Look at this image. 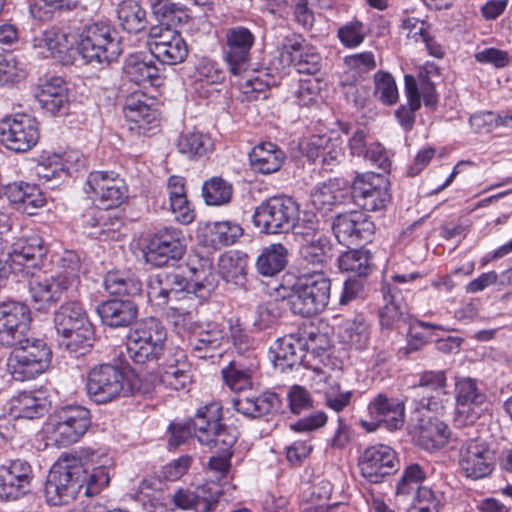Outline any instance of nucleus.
I'll use <instances>...</instances> for the list:
<instances>
[{
    "mask_svg": "<svg viewBox=\"0 0 512 512\" xmlns=\"http://www.w3.org/2000/svg\"><path fill=\"white\" fill-rule=\"evenodd\" d=\"M36 98L40 106L52 115H64L68 111V87L61 77H51L39 84Z\"/></svg>",
    "mask_w": 512,
    "mask_h": 512,
    "instance_id": "7c9ffc66",
    "label": "nucleus"
},
{
    "mask_svg": "<svg viewBox=\"0 0 512 512\" xmlns=\"http://www.w3.org/2000/svg\"><path fill=\"white\" fill-rule=\"evenodd\" d=\"M5 194L18 211L27 215L36 214L45 203L42 193L35 185L22 181L8 184Z\"/></svg>",
    "mask_w": 512,
    "mask_h": 512,
    "instance_id": "e433bc0d",
    "label": "nucleus"
},
{
    "mask_svg": "<svg viewBox=\"0 0 512 512\" xmlns=\"http://www.w3.org/2000/svg\"><path fill=\"white\" fill-rule=\"evenodd\" d=\"M447 378L445 371H426L413 388L415 413L422 410L439 414L449 402L450 393L446 390Z\"/></svg>",
    "mask_w": 512,
    "mask_h": 512,
    "instance_id": "6ab92c4d",
    "label": "nucleus"
},
{
    "mask_svg": "<svg viewBox=\"0 0 512 512\" xmlns=\"http://www.w3.org/2000/svg\"><path fill=\"white\" fill-rule=\"evenodd\" d=\"M14 349L7 358V371L16 381L35 379L51 365L52 351L42 339L31 338L26 334L21 343L13 345Z\"/></svg>",
    "mask_w": 512,
    "mask_h": 512,
    "instance_id": "1a4fd4ad",
    "label": "nucleus"
},
{
    "mask_svg": "<svg viewBox=\"0 0 512 512\" xmlns=\"http://www.w3.org/2000/svg\"><path fill=\"white\" fill-rule=\"evenodd\" d=\"M277 60L281 68L294 67L298 73L312 75L319 71L321 56L300 35L288 34L277 44Z\"/></svg>",
    "mask_w": 512,
    "mask_h": 512,
    "instance_id": "dca6fc26",
    "label": "nucleus"
},
{
    "mask_svg": "<svg viewBox=\"0 0 512 512\" xmlns=\"http://www.w3.org/2000/svg\"><path fill=\"white\" fill-rule=\"evenodd\" d=\"M234 77L236 80L232 81V83L243 94L244 100L253 101L267 97L268 83L259 76H244V74H242L241 76Z\"/></svg>",
    "mask_w": 512,
    "mask_h": 512,
    "instance_id": "680f3d73",
    "label": "nucleus"
},
{
    "mask_svg": "<svg viewBox=\"0 0 512 512\" xmlns=\"http://www.w3.org/2000/svg\"><path fill=\"white\" fill-rule=\"evenodd\" d=\"M477 381L472 378H460L456 382V421L461 425L476 423L479 414Z\"/></svg>",
    "mask_w": 512,
    "mask_h": 512,
    "instance_id": "2f4dec72",
    "label": "nucleus"
},
{
    "mask_svg": "<svg viewBox=\"0 0 512 512\" xmlns=\"http://www.w3.org/2000/svg\"><path fill=\"white\" fill-rule=\"evenodd\" d=\"M351 190L355 204L366 211L381 210L390 200L388 181L380 174L357 175Z\"/></svg>",
    "mask_w": 512,
    "mask_h": 512,
    "instance_id": "b1692460",
    "label": "nucleus"
},
{
    "mask_svg": "<svg viewBox=\"0 0 512 512\" xmlns=\"http://www.w3.org/2000/svg\"><path fill=\"white\" fill-rule=\"evenodd\" d=\"M228 339V334L219 324L208 323L192 332L189 337V346L195 357L206 359L213 357L214 353Z\"/></svg>",
    "mask_w": 512,
    "mask_h": 512,
    "instance_id": "473e14b6",
    "label": "nucleus"
},
{
    "mask_svg": "<svg viewBox=\"0 0 512 512\" xmlns=\"http://www.w3.org/2000/svg\"><path fill=\"white\" fill-rule=\"evenodd\" d=\"M103 285L105 290L113 295L135 296L142 291V282L130 270L108 272L104 278Z\"/></svg>",
    "mask_w": 512,
    "mask_h": 512,
    "instance_id": "79ce46f5",
    "label": "nucleus"
},
{
    "mask_svg": "<svg viewBox=\"0 0 512 512\" xmlns=\"http://www.w3.org/2000/svg\"><path fill=\"white\" fill-rule=\"evenodd\" d=\"M405 92L408 99V106H401L395 112L400 125L405 130L412 129L415 122V112L420 108V95L415 78L405 75Z\"/></svg>",
    "mask_w": 512,
    "mask_h": 512,
    "instance_id": "09e8293b",
    "label": "nucleus"
},
{
    "mask_svg": "<svg viewBox=\"0 0 512 512\" xmlns=\"http://www.w3.org/2000/svg\"><path fill=\"white\" fill-rule=\"evenodd\" d=\"M32 469L22 459L10 460L0 466V498L16 500L30 489Z\"/></svg>",
    "mask_w": 512,
    "mask_h": 512,
    "instance_id": "cd10ccee",
    "label": "nucleus"
},
{
    "mask_svg": "<svg viewBox=\"0 0 512 512\" xmlns=\"http://www.w3.org/2000/svg\"><path fill=\"white\" fill-rule=\"evenodd\" d=\"M86 387L89 397L94 402L105 404L117 397L140 392L141 380L138 375L125 374L115 365L101 364L90 370Z\"/></svg>",
    "mask_w": 512,
    "mask_h": 512,
    "instance_id": "6e6552de",
    "label": "nucleus"
},
{
    "mask_svg": "<svg viewBox=\"0 0 512 512\" xmlns=\"http://www.w3.org/2000/svg\"><path fill=\"white\" fill-rule=\"evenodd\" d=\"M459 465L465 477L472 480L480 478V442L477 439H471L462 446Z\"/></svg>",
    "mask_w": 512,
    "mask_h": 512,
    "instance_id": "864d4df0",
    "label": "nucleus"
},
{
    "mask_svg": "<svg viewBox=\"0 0 512 512\" xmlns=\"http://www.w3.org/2000/svg\"><path fill=\"white\" fill-rule=\"evenodd\" d=\"M151 10L160 25L170 27L186 21L188 18L186 7L183 4L169 0H155L151 2Z\"/></svg>",
    "mask_w": 512,
    "mask_h": 512,
    "instance_id": "3c124183",
    "label": "nucleus"
},
{
    "mask_svg": "<svg viewBox=\"0 0 512 512\" xmlns=\"http://www.w3.org/2000/svg\"><path fill=\"white\" fill-rule=\"evenodd\" d=\"M367 410L371 421L362 420L361 425L369 432L380 426L395 431L405 423V403L400 398L378 393L368 403Z\"/></svg>",
    "mask_w": 512,
    "mask_h": 512,
    "instance_id": "aec40b11",
    "label": "nucleus"
},
{
    "mask_svg": "<svg viewBox=\"0 0 512 512\" xmlns=\"http://www.w3.org/2000/svg\"><path fill=\"white\" fill-rule=\"evenodd\" d=\"M352 397V391H343L339 384H334L324 392V404L329 409L339 413L351 404Z\"/></svg>",
    "mask_w": 512,
    "mask_h": 512,
    "instance_id": "774afa93",
    "label": "nucleus"
},
{
    "mask_svg": "<svg viewBox=\"0 0 512 512\" xmlns=\"http://www.w3.org/2000/svg\"><path fill=\"white\" fill-rule=\"evenodd\" d=\"M344 64L354 77L362 78L376 68L373 52L365 51L344 57Z\"/></svg>",
    "mask_w": 512,
    "mask_h": 512,
    "instance_id": "338daca9",
    "label": "nucleus"
},
{
    "mask_svg": "<svg viewBox=\"0 0 512 512\" xmlns=\"http://www.w3.org/2000/svg\"><path fill=\"white\" fill-rule=\"evenodd\" d=\"M286 160L285 152L275 143L261 142L249 153V163L255 173L269 175L280 170Z\"/></svg>",
    "mask_w": 512,
    "mask_h": 512,
    "instance_id": "f704fd0d",
    "label": "nucleus"
},
{
    "mask_svg": "<svg viewBox=\"0 0 512 512\" xmlns=\"http://www.w3.org/2000/svg\"><path fill=\"white\" fill-rule=\"evenodd\" d=\"M299 220L297 203L287 196H275L256 207L252 221L261 233L285 234L295 229Z\"/></svg>",
    "mask_w": 512,
    "mask_h": 512,
    "instance_id": "4468645a",
    "label": "nucleus"
},
{
    "mask_svg": "<svg viewBox=\"0 0 512 512\" xmlns=\"http://www.w3.org/2000/svg\"><path fill=\"white\" fill-rule=\"evenodd\" d=\"M306 235V242H301V257L307 264L322 268L332 257L330 240L325 235Z\"/></svg>",
    "mask_w": 512,
    "mask_h": 512,
    "instance_id": "37998d69",
    "label": "nucleus"
},
{
    "mask_svg": "<svg viewBox=\"0 0 512 512\" xmlns=\"http://www.w3.org/2000/svg\"><path fill=\"white\" fill-rule=\"evenodd\" d=\"M397 454L388 445L377 444L367 447L359 457L361 475L370 483H380L398 469Z\"/></svg>",
    "mask_w": 512,
    "mask_h": 512,
    "instance_id": "393cba45",
    "label": "nucleus"
},
{
    "mask_svg": "<svg viewBox=\"0 0 512 512\" xmlns=\"http://www.w3.org/2000/svg\"><path fill=\"white\" fill-rule=\"evenodd\" d=\"M112 458L101 450L84 449L60 458L50 469L45 497L50 505L67 504L82 490L84 495L98 494L109 484Z\"/></svg>",
    "mask_w": 512,
    "mask_h": 512,
    "instance_id": "f257e3e1",
    "label": "nucleus"
},
{
    "mask_svg": "<svg viewBox=\"0 0 512 512\" xmlns=\"http://www.w3.org/2000/svg\"><path fill=\"white\" fill-rule=\"evenodd\" d=\"M215 288L214 276L200 279V275L190 281L180 271H162L150 276L147 283V299L151 306L158 310L169 308L177 302L192 300V295L203 294Z\"/></svg>",
    "mask_w": 512,
    "mask_h": 512,
    "instance_id": "423d86ee",
    "label": "nucleus"
},
{
    "mask_svg": "<svg viewBox=\"0 0 512 512\" xmlns=\"http://www.w3.org/2000/svg\"><path fill=\"white\" fill-rule=\"evenodd\" d=\"M152 102L141 92H134L126 98L123 113L129 130L144 136L156 133L159 127L158 111L152 107Z\"/></svg>",
    "mask_w": 512,
    "mask_h": 512,
    "instance_id": "a878e982",
    "label": "nucleus"
},
{
    "mask_svg": "<svg viewBox=\"0 0 512 512\" xmlns=\"http://www.w3.org/2000/svg\"><path fill=\"white\" fill-rule=\"evenodd\" d=\"M449 437L448 426L437 418H429L427 423L420 426L419 440L427 450L442 448L448 442Z\"/></svg>",
    "mask_w": 512,
    "mask_h": 512,
    "instance_id": "8fccbe9b",
    "label": "nucleus"
},
{
    "mask_svg": "<svg viewBox=\"0 0 512 512\" xmlns=\"http://www.w3.org/2000/svg\"><path fill=\"white\" fill-rule=\"evenodd\" d=\"M385 305L379 312L380 325L384 329L398 328L400 322H406L405 306L401 303L399 295L392 293L391 285L382 286Z\"/></svg>",
    "mask_w": 512,
    "mask_h": 512,
    "instance_id": "c03bdc74",
    "label": "nucleus"
},
{
    "mask_svg": "<svg viewBox=\"0 0 512 512\" xmlns=\"http://www.w3.org/2000/svg\"><path fill=\"white\" fill-rule=\"evenodd\" d=\"M48 401L40 393L23 391L14 396L10 410L17 418L34 419L43 416L48 410Z\"/></svg>",
    "mask_w": 512,
    "mask_h": 512,
    "instance_id": "58836bf2",
    "label": "nucleus"
},
{
    "mask_svg": "<svg viewBox=\"0 0 512 512\" xmlns=\"http://www.w3.org/2000/svg\"><path fill=\"white\" fill-rule=\"evenodd\" d=\"M167 331L160 320L149 317L141 320L127 336L128 357L135 363L158 361L164 352Z\"/></svg>",
    "mask_w": 512,
    "mask_h": 512,
    "instance_id": "f8f14e48",
    "label": "nucleus"
},
{
    "mask_svg": "<svg viewBox=\"0 0 512 512\" xmlns=\"http://www.w3.org/2000/svg\"><path fill=\"white\" fill-rule=\"evenodd\" d=\"M372 254L367 249H353L342 253L338 257V267L343 272L353 273L358 277H365L371 271Z\"/></svg>",
    "mask_w": 512,
    "mask_h": 512,
    "instance_id": "de8ad7c7",
    "label": "nucleus"
},
{
    "mask_svg": "<svg viewBox=\"0 0 512 512\" xmlns=\"http://www.w3.org/2000/svg\"><path fill=\"white\" fill-rule=\"evenodd\" d=\"M117 17L120 25L129 33H138L147 25L146 12L135 0H123L118 4Z\"/></svg>",
    "mask_w": 512,
    "mask_h": 512,
    "instance_id": "a18cd8bd",
    "label": "nucleus"
},
{
    "mask_svg": "<svg viewBox=\"0 0 512 512\" xmlns=\"http://www.w3.org/2000/svg\"><path fill=\"white\" fill-rule=\"evenodd\" d=\"M332 230L340 244L350 246L371 241L375 225L364 212L350 211L334 218Z\"/></svg>",
    "mask_w": 512,
    "mask_h": 512,
    "instance_id": "bb28decb",
    "label": "nucleus"
},
{
    "mask_svg": "<svg viewBox=\"0 0 512 512\" xmlns=\"http://www.w3.org/2000/svg\"><path fill=\"white\" fill-rule=\"evenodd\" d=\"M186 249L183 231L172 226L157 230L144 248L147 263L161 267L170 261L179 260Z\"/></svg>",
    "mask_w": 512,
    "mask_h": 512,
    "instance_id": "a211bd4d",
    "label": "nucleus"
},
{
    "mask_svg": "<svg viewBox=\"0 0 512 512\" xmlns=\"http://www.w3.org/2000/svg\"><path fill=\"white\" fill-rule=\"evenodd\" d=\"M287 262L288 249L280 243H274L262 249L256 260V268L262 276L272 277L283 271Z\"/></svg>",
    "mask_w": 512,
    "mask_h": 512,
    "instance_id": "a19ab883",
    "label": "nucleus"
},
{
    "mask_svg": "<svg viewBox=\"0 0 512 512\" xmlns=\"http://www.w3.org/2000/svg\"><path fill=\"white\" fill-rule=\"evenodd\" d=\"M34 46L46 48L49 55L62 64L73 63L79 54L88 64L108 65L122 52L116 31L106 22H93L85 25L77 36L54 29L44 31L34 39Z\"/></svg>",
    "mask_w": 512,
    "mask_h": 512,
    "instance_id": "f03ea898",
    "label": "nucleus"
},
{
    "mask_svg": "<svg viewBox=\"0 0 512 512\" xmlns=\"http://www.w3.org/2000/svg\"><path fill=\"white\" fill-rule=\"evenodd\" d=\"M330 293V279L322 271H314L297 279L288 295V304L293 314L312 317L326 309Z\"/></svg>",
    "mask_w": 512,
    "mask_h": 512,
    "instance_id": "9d476101",
    "label": "nucleus"
},
{
    "mask_svg": "<svg viewBox=\"0 0 512 512\" xmlns=\"http://www.w3.org/2000/svg\"><path fill=\"white\" fill-rule=\"evenodd\" d=\"M281 316L282 309L278 302L262 303L256 309L253 328L255 331H267V334L270 335L278 325Z\"/></svg>",
    "mask_w": 512,
    "mask_h": 512,
    "instance_id": "6e6d98bb",
    "label": "nucleus"
},
{
    "mask_svg": "<svg viewBox=\"0 0 512 512\" xmlns=\"http://www.w3.org/2000/svg\"><path fill=\"white\" fill-rule=\"evenodd\" d=\"M178 151L188 158L201 157L211 151L213 143L211 138L198 131L185 132L178 140Z\"/></svg>",
    "mask_w": 512,
    "mask_h": 512,
    "instance_id": "603ef678",
    "label": "nucleus"
},
{
    "mask_svg": "<svg viewBox=\"0 0 512 512\" xmlns=\"http://www.w3.org/2000/svg\"><path fill=\"white\" fill-rule=\"evenodd\" d=\"M160 382L173 390L185 389L191 382L188 366L179 360L176 364H168L159 374Z\"/></svg>",
    "mask_w": 512,
    "mask_h": 512,
    "instance_id": "4d7b16f0",
    "label": "nucleus"
},
{
    "mask_svg": "<svg viewBox=\"0 0 512 512\" xmlns=\"http://www.w3.org/2000/svg\"><path fill=\"white\" fill-rule=\"evenodd\" d=\"M426 479V473L417 463H411L404 469L401 478L396 486V494L398 496L410 497L414 492L422 486Z\"/></svg>",
    "mask_w": 512,
    "mask_h": 512,
    "instance_id": "bf43d9fd",
    "label": "nucleus"
},
{
    "mask_svg": "<svg viewBox=\"0 0 512 512\" xmlns=\"http://www.w3.org/2000/svg\"><path fill=\"white\" fill-rule=\"evenodd\" d=\"M85 189L89 197L98 202L102 209L92 208L83 215V223L93 230L89 235L94 238L106 239L110 232H115L119 220L108 225L111 215L108 209L121 205L128 197V188L125 181L113 171H93L86 180Z\"/></svg>",
    "mask_w": 512,
    "mask_h": 512,
    "instance_id": "20e7f679",
    "label": "nucleus"
},
{
    "mask_svg": "<svg viewBox=\"0 0 512 512\" xmlns=\"http://www.w3.org/2000/svg\"><path fill=\"white\" fill-rule=\"evenodd\" d=\"M35 173L39 180L46 184L52 180H58L66 176L67 168L64 166L62 159L58 155L48 157L35 167Z\"/></svg>",
    "mask_w": 512,
    "mask_h": 512,
    "instance_id": "69168bd1",
    "label": "nucleus"
},
{
    "mask_svg": "<svg viewBox=\"0 0 512 512\" xmlns=\"http://www.w3.org/2000/svg\"><path fill=\"white\" fill-rule=\"evenodd\" d=\"M202 293L203 294L198 293L196 295H192V300L179 302V305L174 304L169 306L167 309V318L178 330V333L192 328L194 322V311L196 310V305L198 303L197 298H203L210 292L202 290Z\"/></svg>",
    "mask_w": 512,
    "mask_h": 512,
    "instance_id": "49530a36",
    "label": "nucleus"
},
{
    "mask_svg": "<svg viewBox=\"0 0 512 512\" xmlns=\"http://www.w3.org/2000/svg\"><path fill=\"white\" fill-rule=\"evenodd\" d=\"M47 252L43 238L36 232L25 231L11 244L5 255H0V278L8 271L29 274L36 259H42Z\"/></svg>",
    "mask_w": 512,
    "mask_h": 512,
    "instance_id": "2eb2a0df",
    "label": "nucleus"
},
{
    "mask_svg": "<svg viewBox=\"0 0 512 512\" xmlns=\"http://www.w3.org/2000/svg\"><path fill=\"white\" fill-rule=\"evenodd\" d=\"M323 340V335L307 328H300L296 333L278 338L270 347L274 366L281 372L300 366L308 352L316 353L321 348L318 342Z\"/></svg>",
    "mask_w": 512,
    "mask_h": 512,
    "instance_id": "ddd939ff",
    "label": "nucleus"
},
{
    "mask_svg": "<svg viewBox=\"0 0 512 512\" xmlns=\"http://www.w3.org/2000/svg\"><path fill=\"white\" fill-rule=\"evenodd\" d=\"M208 229L210 242L215 248L232 245L242 235V228L228 221L215 222Z\"/></svg>",
    "mask_w": 512,
    "mask_h": 512,
    "instance_id": "052dcab7",
    "label": "nucleus"
},
{
    "mask_svg": "<svg viewBox=\"0 0 512 512\" xmlns=\"http://www.w3.org/2000/svg\"><path fill=\"white\" fill-rule=\"evenodd\" d=\"M74 299L62 304L54 316L55 329L71 353L84 355L94 342V329L83 306Z\"/></svg>",
    "mask_w": 512,
    "mask_h": 512,
    "instance_id": "0eeeda50",
    "label": "nucleus"
},
{
    "mask_svg": "<svg viewBox=\"0 0 512 512\" xmlns=\"http://www.w3.org/2000/svg\"><path fill=\"white\" fill-rule=\"evenodd\" d=\"M31 315L27 305L17 301L0 304V344L12 347L30 331Z\"/></svg>",
    "mask_w": 512,
    "mask_h": 512,
    "instance_id": "5701e85b",
    "label": "nucleus"
},
{
    "mask_svg": "<svg viewBox=\"0 0 512 512\" xmlns=\"http://www.w3.org/2000/svg\"><path fill=\"white\" fill-rule=\"evenodd\" d=\"M198 509L202 512H213L218 504L222 490L216 480L211 479L196 488Z\"/></svg>",
    "mask_w": 512,
    "mask_h": 512,
    "instance_id": "0e129e2a",
    "label": "nucleus"
},
{
    "mask_svg": "<svg viewBox=\"0 0 512 512\" xmlns=\"http://www.w3.org/2000/svg\"><path fill=\"white\" fill-rule=\"evenodd\" d=\"M233 400L235 410L248 418H259L271 413L279 406V397L276 393L266 391L261 394L243 393Z\"/></svg>",
    "mask_w": 512,
    "mask_h": 512,
    "instance_id": "4c0bfd02",
    "label": "nucleus"
},
{
    "mask_svg": "<svg viewBox=\"0 0 512 512\" xmlns=\"http://www.w3.org/2000/svg\"><path fill=\"white\" fill-rule=\"evenodd\" d=\"M39 140L37 120L24 113L8 115L0 120V143L8 150L24 153Z\"/></svg>",
    "mask_w": 512,
    "mask_h": 512,
    "instance_id": "f3484780",
    "label": "nucleus"
},
{
    "mask_svg": "<svg viewBox=\"0 0 512 512\" xmlns=\"http://www.w3.org/2000/svg\"><path fill=\"white\" fill-rule=\"evenodd\" d=\"M149 50L159 62L176 65L188 55V46L182 35L170 27L156 25L149 31Z\"/></svg>",
    "mask_w": 512,
    "mask_h": 512,
    "instance_id": "4be33fe9",
    "label": "nucleus"
},
{
    "mask_svg": "<svg viewBox=\"0 0 512 512\" xmlns=\"http://www.w3.org/2000/svg\"><path fill=\"white\" fill-rule=\"evenodd\" d=\"M125 78L137 85L158 86L160 84V71L153 60L145 54H131L123 65Z\"/></svg>",
    "mask_w": 512,
    "mask_h": 512,
    "instance_id": "c9c22d12",
    "label": "nucleus"
},
{
    "mask_svg": "<svg viewBox=\"0 0 512 512\" xmlns=\"http://www.w3.org/2000/svg\"><path fill=\"white\" fill-rule=\"evenodd\" d=\"M369 33L367 26L359 20H352L342 25L337 32L340 43L349 49L359 47Z\"/></svg>",
    "mask_w": 512,
    "mask_h": 512,
    "instance_id": "e2e57ef3",
    "label": "nucleus"
},
{
    "mask_svg": "<svg viewBox=\"0 0 512 512\" xmlns=\"http://www.w3.org/2000/svg\"><path fill=\"white\" fill-rule=\"evenodd\" d=\"M91 426L90 411L80 405H68L49 416L43 432L47 441L57 447L78 442Z\"/></svg>",
    "mask_w": 512,
    "mask_h": 512,
    "instance_id": "9b49d317",
    "label": "nucleus"
},
{
    "mask_svg": "<svg viewBox=\"0 0 512 512\" xmlns=\"http://www.w3.org/2000/svg\"><path fill=\"white\" fill-rule=\"evenodd\" d=\"M102 323L111 328L131 325L137 318V305L131 300L113 299L100 303L96 308Z\"/></svg>",
    "mask_w": 512,
    "mask_h": 512,
    "instance_id": "72a5a7b5",
    "label": "nucleus"
},
{
    "mask_svg": "<svg viewBox=\"0 0 512 512\" xmlns=\"http://www.w3.org/2000/svg\"><path fill=\"white\" fill-rule=\"evenodd\" d=\"M255 39V35L244 26L226 30L224 59L232 76H241L248 72Z\"/></svg>",
    "mask_w": 512,
    "mask_h": 512,
    "instance_id": "412c9836",
    "label": "nucleus"
},
{
    "mask_svg": "<svg viewBox=\"0 0 512 512\" xmlns=\"http://www.w3.org/2000/svg\"><path fill=\"white\" fill-rule=\"evenodd\" d=\"M29 275L32 279L29 281V292L32 300L38 304V309H45L60 301L62 296L67 299L77 298L81 284V260L74 251H65L58 263V271L55 275L41 276L35 275L31 269Z\"/></svg>",
    "mask_w": 512,
    "mask_h": 512,
    "instance_id": "39448f33",
    "label": "nucleus"
},
{
    "mask_svg": "<svg viewBox=\"0 0 512 512\" xmlns=\"http://www.w3.org/2000/svg\"><path fill=\"white\" fill-rule=\"evenodd\" d=\"M232 193V185L220 177L211 178L202 187V196L206 204L211 206L227 204L231 200Z\"/></svg>",
    "mask_w": 512,
    "mask_h": 512,
    "instance_id": "5fc2aeb1",
    "label": "nucleus"
},
{
    "mask_svg": "<svg viewBox=\"0 0 512 512\" xmlns=\"http://www.w3.org/2000/svg\"><path fill=\"white\" fill-rule=\"evenodd\" d=\"M370 335V324L362 315L345 320L338 332L340 341L356 350H362L367 347Z\"/></svg>",
    "mask_w": 512,
    "mask_h": 512,
    "instance_id": "ea45409f",
    "label": "nucleus"
},
{
    "mask_svg": "<svg viewBox=\"0 0 512 512\" xmlns=\"http://www.w3.org/2000/svg\"><path fill=\"white\" fill-rule=\"evenodd\" d=\"M350 196V189L343 179H329L313 187L310 200L313 207L323 215L334 207L345 203Z\"/></svg>",
    "mask_w": 512,
    "mask_h": 512,
    "instance_id": "c756f323",
    "label": "nucleus"
},
{
    "mask_svg": "<svg viewBox=\"0 0 512 512\" xmlns=\"http://www.w3.org/2000/svg\"><path fill=\"white\" fill-rule=\"evenodd\" d=\"M193 424L198 442L217 453L210 457L207 468L212 479L219 482L230 471L232 448L237 441L238 431L222 423L221 406L218 403L200 408Z\"/></svg>",
    "mask_w": 512,
    "mask_h": 512,
    "instance_id": "7ed1b4c3",
    "label": "nucleus"
},
{
    "mask_svg": "<svg viewBox=\"0 0 512 512\" xmlns=\"http://www.w3.org/2000/svg\"><path fill=\"white\" fill-rule=\"evenodd\" d=\"M259 369L255 357L234 359L221 369L225 386L234 393H246L252 390L254 377Z\"/></svg>",
    "mask_w": 512,
    "mask_h": 512,
    "instance_id": "c85d7f7f",
    "label": "nucleus"
},
{
    "mask_svg": "<svg viewBox=\"0 0 512 512\" xmlns=\"http://www.w3.org/2000/svg\"><path fill=\"white\" fill-rule=\"evenodd\" d=\"M374 96L384 105H394L398 100V89L393 76L386 71L374 74Z\"/></svg>",
    "mask_w": 512,
    "mask_h": 512,
    "instance_id": "13d9d810",
    "label": "nucleus"
}]
</instances>
